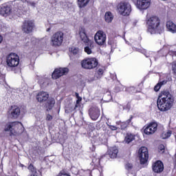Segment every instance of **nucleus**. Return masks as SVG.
<instances>
[{"label":"nucleus","mask_w":176,"mask_h":176,"mask_svg":"<svg viewBox=\"0 0 176 176\" xmlns=\"http://www.w3.org/2000/svg\"><path fill=\"white\" fill-rule=\"evenodd\" d=\"M157 107L160 112H167L174 107V96L170 91H161L157 100Z\"/></svg>","instance_id":"f257e3e1"},{"label":"nucleus","mask_w":176,"mask_h":176,"mask_svg":"<svg viewBox=\"0 0 176 176\" xmlns=\"http://www.w3.org/2000/svg\"><path fill=\"white\" fill-rule=\"evenodd\" d=\"M147 31L151 34H156L160 30L162 20L157 15H151L146 19Z\"/></svg>","instance_id":"f03ea898"},{"label":"nucleus","mask_w":176,"mask_h":176,"mask_svg":"<svg viewBox=\"0 0 176 176\" xmlns=\"http://www.w3.org/2000/svg\"><path fill=\"white\" fill-rule=\"evenodd\" d=\"M79 35L80 40L85 45L84 52L87 53V54H91V53H93L92 50L94 49V42L89 38L87 34H86V29L85 28H80Z\"/></svg>","instance_id":"7ed1b4c3"},{"label":"nucleus","mask_w":176,"mask_h":176,"mask_svg":"<svg viewBox=\"0 0 176 176\" xmlns=\"http://www.w3.org/2000/svg\"><path fill=\"white\" fill-rule=\"evenodd\" d=\"M6 63L7 68H10L11 71H16L20 64V56L16 53H10L6 57Z\"/></svg>","instance_id":"20e7f679"},{"label":"nucleus","mask_w":176,"mask_h":176,"mask_svg":"<svg viewBox=\"0 0 176 176\" xmlns=\"http://www.w3.org/2000/svg\"><path fill=\"white\" fill-rule=\"evenodd\" d=\"M80 65L82 69H94L98 66V60L95 57H87L80 61Z\"/></svg>","instance_id":"39448f33"},{"label":"nucleus","mask_w":176,"mask_h":176,"mask_svg":"<svg viewBox=\"0 0 176 176\" xmlns=\"http://www.w3.org/2000/svg\"><path fill=\"white\" fill-rule=\"evenodd\" d=\"M64 42V32L62 31L56 32L51 36L50 45L53 47H60Z\"/></svg>","instance_id":"423d86ee"},{"label":"nucleus","mask_w":176,"mask_h":176,"mask_svg":"<svg viewBox=\"0 0 176 176\" xmlns=\"http://www.w3.org/2000/svg\"><path fill=\"white\" fill-rule=\"evenodd\" d=\"M21 126H23V123L19 122V121H14L10 122L9 124H6V127L4 129V131H10V137H13V135L16 136L18 135L19 133L16 130H19V127Z\"/></svg>","instance_id":"0eeeda50"},{"label":"nucleus","mask_w":176,"mask_h":176,"mask_svg":"<svg viewBox=\"0 0 176 176\" xmlns=\"http://www.w3.org/2000/svg\"><path fill=\"white\" fill-rule=\"evenodd\" d=\"M118 10L122 16H129L131 13V5L129 1H120Z\"/></svg>","instance_id":"6e6552de"},{"label":"nucleus","mask_w":176,"mask_h":176,"mask_svg":"<svg viewBox=\"0 0 176 176\" xmlns=\"http://www.w3.org/2000/svg\"><path fill=\"white\" fill-rule=\"evenodd\" d=\"M21 29L24 34H32L35 30V22L32 20H24L22 23Z\"/></svg>","instance_id":"1a4fd4ad"},{"label":"nucleus","mask_w":176,"mask_h":176,"mask_svg":"<svg viewBox=\"0 0 176 176\" xmlns=\"http://www.w3.org/2000/svg\"><path fill=\"white\" fill-rule=\"evenodd\" d=\"M157 122L156 121L151 122L146 124L144 127V133L146 135H152L157 131Z\"/></svg>","instance_id":"9d476101"},{"label":"nucleus","mask_w":176,"mask_h":176,"mask_svg":"<svg viewBox=\"0 0 176 176\" xmlns=\"http://www.w3.org/2000/svg\"><path fill=\"white\" fill-rule=\"evenodd\" d=\"M132 1L140 10H146L152 4V0H132Z\"/></svg>","instance_id":"9b49d317"},{"label":"nucleus","mask_w":176,"mask_h":176,"mask_svg":"<svg viewBox=\"0 0 176 176\" xmlns=\"http://www.w3.org/2000/svg\"><path fill=\"white\" fill-rule=\"evenodd\" d=\"M94 39L97 45H99V46H102V45H105L107 42V34L105 32H104V31L98 30L94 36Z\"/></svg>","instance_id":"f8f14e48"},{"label":"nucleus","mask_w":176,"mask_h":176,"mask_svg":"<svg viewBox=\"0 0 176 176\" xmlns=\"http://www.w3.org/2000/svg\"><path fill=\"white\" fill-rule=\"evenodd\" d=\"M139 159L140 164H145L149 159V152L148 148L142 146L139 149Z\"/></svg>","instance_id":"ddd939ff"},{"label":"nucleus","mask_w":176,"mask_h":176,"mask_svg":"<svg viewBox=\"0 0 176 176\" xmlns=\"http://www.w3.org/2000/svg\"><path fill=\"white\" fill-rule=\"evenodd\" d=\"M8 115L11 119H19L21 115V109L19 106H11L8 109Z\"/></svg>","instance_id":"4468645a"},{"label":"nucleus","mask_w":176,"mask_h":176,"mask_svg":"<svg viewBox=\"0 0 176 176\" xmlns=\"http://www.w3.org/2000/svg\"><path fill=\"white\" fill-rule=\"evenodd\" d=\"M69 72V69L68 67H59L54 69L52 74V79H58L64 75H67Z\"/></svg>","instance_id":"2eb2a0df"},{"label":"nucleus","mask_w":176,"mask_h":176,"mask_svg":"<svg viewBox=\"0 0 176 176\" xmlns=\"http://www.w3.org/2000/svg\"><path fill=\"white\" fill-rule=\"evenodd\" d=\"M152 170L155 174H162L164 171V164L160 160H157L152 164Z\"/></svg>","instance_id":"dca6fc26"},{"label":"nucleus","mask_w":176,"mask_h":176,"mask_svg":"<svg viewBox=\"0 0 176 176\" xmlns=\"http://www.w3.org/2000/svg\"><path fill=\"white\" fill-rule=\"evenodd\" d=\"M0 14L3 17H8L12 14V6L8 3H3L0 8Z\"/></svg>","instance_id":"f3484780"},{"label":"nucleus","mask_w":176,"mask_h":176,"mask_svg":"<svg viewBox=\"0 0 176 176\" xmlns=\"http://www.w3.org/2000/svg\"><path fill=\"white\" fill-rule=\"evenodd\" d=\"M36 100L38 102H43L49 100V94L45 91H41L36 96Z\"/></svg>","instance_id":"a211bd4d"},{"label":"nucleus","mask_w":176,"mask_h":176,"mask_svg":"<svg viewBox=\"0 0 176 176\" xmlns=\"http://www.w3.org/2000/svg\"><path fill=\"white\" fill-rule=\"evenodd\" d=\"M100 111L98 109H91L89 110V116L92 120H97L100 118Z\"/></svg>","instance_id":"6ab92c4d"},{"label":"nucleus","mask_w":176,"mask_h":176,"mask_svg":"<svg viewBox=\"0 0 176 176\" xmlns=\"http://www.w3.org/2000/svg\"><path fill=\"white\" fill-rule=\"evenodd\" d=\"M166 29L169 32H171L172 34L176 33V24L173 22V21H168L166 22Z\"/></svg>","instance_id":"aec40b11"},{"label":"nucleus","mask_w":176,"mask_h":176,"mask_svg":"<svg viewBox=\"0 0 176 176\" xmlns=\"http://www.w3.org/2000/svg\"><path fill=\"white\" fill-rule=\"evenodd\" d=\"M54 104H56V100L54 98L49 99L45 103V109L47 112L49 111H52L54 107Z\"/></svg>","instance_id":"412c9836"},{"label":"nucleus","mask_w":176,"mask_h":176,"mask_svg":"<svg viewBox=\"0 0 176 176\" xmlns=\"http://www.w3.org/2000/svg\"><path fill=\"white\" fill-rule=\"evenodd\" d=\"M135 140V135L130 132H128L126 133L124 141L125 144H130V142H133V141H134Z\"/></svg>","instance_id":"4be33fe9"},{"label":"nucleus","mask_w":176,"mask_h":176,"mask_svg":"<svg viewBox=\"0 0 176 176\" xmlns=\"http://www.w3.org/2000/svg\"><path fill=\"white\" fill-rule=\"evenodd\" d=\"M108 153L111 159H116V157H118L119 150L116 147H113L108 151Z\"/></svg>","instance_id":"5701e85b"},{"label":"nucleus","mask_w":176,"mask_h":176,"mask_svg":"<svg viewBox=\"0 0 176 176\" xmlns=\"http://www.w3.org/2000/svg\"><path fill=\"white\" fill-rule=\"evenodd\" d=\"M104 20L106 23H112V20H113V15H112V12H107L104 15Z\"/></svg>","instance_id":"b1692460"},{"label":"nucleus","mask_w":176,"mask_h":176,"mask_svg":"<svg viewBox=\"0 0 176 176\" xmlns=\"http://www.w3.org/2000/svg\"><path fill=\"white\" fill-rule=\"evenodd\" d=\"M90 0H78V5L79 8H85V6H87Z\"/></svg>","instance_id":"393cba45"},{"label":"nucleus","mask_w":176,"mask_h":176,"mask_svg":"<svg viewBox=\"0 0 176 176\" xmlns=\"http://www.w3.org/2000/svg\"><path fill=\"white\" fill-rule=\"evenodd\" d=\"M102 75H104V69L99 68L95 74V76L98 79H101L102 78Z\"/></svg>","instance_id":"a878e982"},{"label":"nucleus","mask_w":176,"mask_h":176,"mask_svg":"<svg viewBox=\"0 0 176 176\" xmlns=\"http://www.w3.org/2000/svg\"><path fill=\"white\" fill-rule=\"evenodd\" d=\"M171 65V71L173 76L176 78V60L173 61L170 63Z\"/></svg>","instance_id":"bb28decb"},{"label":"nucleus","mask_w":176,"mask_h":176,"mask_svg":"<svg viewBox=\"0 0 176 176\" xmlns=\"http://www.w3.org/2000/svg\"><path fill=\"white\" fill-rule=\"evenodd\" d=\"M171 134H173V131L168 130L167 132L164 133L162 134V137L164 140H167V138H170L171 137Z\"/></svg>","instance_id":"cd10ccee"},{"label":"nucleus","mask_w":176,"mask_h":176,"mask_svg":"<svg viewBox=\"0 0 176 176\" xmlns=\"http://www.w3.org/2000/svg\"><path fill=\"white\" fill-rule=\"evenodd\" d=\"M158 152L160 153H166V146L164 144H161L158 146Z\"/></svg>","instance_id":"c85d7f7f"},{"label":"nucleus","mask_w":176,"mask_h":176,"mask_svg":"<svg viewBox=\"0 0 176 176\" xmlns=\"http://www.w3.org/2000/svg\"><path fill=\"white\" fill-rule=\"evenodd\" d=\"M25 3H27L28 6H32V8L36 6V3L31 0H26Z\"/></svg>","instance_id":"c756f323"},{"label":"nucleus","mask_w":176,"mask_h":176,"mask_svg":"<svg viewBox=\"0 0 176 176\" xmlns=\"http://www.w3.org/2000/svg\"><path fill=\"white\" fill-rule=\"evenodd\" d=\"M128 126L129 125L125 122H122L120 123V127L121 130H126V129H127Z\"/></svg>","instance_id":"7c9ffc66"},{"label":"nucleus","mask_w":176,"mask_h":176,"mask_svg":"<svg viewBox=\"0 0 176 176\" xmlns=\"http://www.w3.org/2000/svg\"><path fill=\"white\" fill-rule=\"evenodd\" d=\"M46 80H47L46 78H41L38 81V83L40 85V86H41V87H43V85H45V83H46Z\"/></svg>","instance_id":"2f4dec72"},{"label":"nucleus","mask_w":176,"mask_h":176,"mask_svg":"<svg viewBox=\"0 0 176 176\" xmlns=\"http://www.w3.org/2000/svg\"><path fill=\"white\" fill-rule=\"evenodd\" d=\"M163 85H164L163 82H160L157 85H155L154 87L155 91H159V90H160V87H162Z\"/></svg>","instance_id":"473e14b6"},{"label":"nucleus","mask_w":176,"mask_h":176,"mask_svg":"<svg viewBox=\"0 0 176 176\" xmlns=\"http://www.w3.org/2000/svg\"><path fill=\"white\" fill-rule=\"evenodd\" d=\"M71 52L72 53V54H74V56H76V54L79 53V49L76 47L72 48Z\"/></svg>","instance_id":"72a5a7b5"},{"label":"nucleus","mask_w":176,"mask_h":176,"mask_svg":"<svg viewBox=\"0 0 176 176\" xmlns=\"http://www.w3.org/2000/svg\"><path fill=\"white\" fill-rule=\"evenodd\" d=\"M80 101H82V97L80 96V97L77 98L76 104H75L74 109H76L78 104L80 103Z\"/></svg>","instance_id":"f704fd0d"},{"label":"nucleus","mask_w":176,"mask_h":176,"mask_svg":"<svg viewBox=\"0 0 176 176\" xmlns=\"http://www.w3.org/2000/svg\"><path fill=\"white\" fill-rule=\"evenodd\" d=\"M125 168L126 170H128L133 169V164L130 163L126 164L125 165Z\"/></svg>","instance_id":"c9c22d12"},{"label":"nucleus","mask_w":176,"mask_h":176,"mask_svg":"<svg viewBox=\"0 0 176 176\" xmlns=\"http://www.w3.org/2000/svg\"><path fill=\"white\" fill-rule=\"evenodd\" d=\"M168 54H169V56H171L172 57H174V56H176V51L168 50Z\"/></svg>","instance_id":"e433bc0d"},{"label":"nucleus","mask_w":176,"mask_h":176,"mask_svg":"<svg viewBox=\"0 0 176 176\" xmlns=\"http://www.w3.org/2000/svg\"><path fill=\"white\" fill-rule=\"evenodd\" d=\"M46 120L47 122H50L51 120H53V116H52V115L50 114H47Z\"/></svg>","instance_id":"4c0bfd02"},{"label":"nucleus","mask_w":176,"mask_h":176,"mask_svg":"<svg viewBox=\"0 0 176 176\" xmlns=\"http://www.w3.org/2000/svg\"><path fill=\"white\" fill-rule=\"evenodd\" d=\"M133 118H134V116H131L129 119H128L126 121H125V123L129 126V124H130V123H131V120H133Z\"/></svg>","instance_id":"58836bf2"},{"label":"nucleus","mask_w":176,"mask_h":176,"mask_svg":"<svg viewBox=\"0 0 176 176\" xmlns=\"http://www.w3.org/2000/svg\"><path fill=\"white\" fill-rule=\"evenodd\" d=\"M109 128L110 129V130H112L113 131L118 130V127L113 125H110Z\"/></svg>","instance_id":"ea45409f"},{"label":"nucleus","mask_w":176,"mask_h":176,"mask_svg":"<svg viewBox=\"0 0 176 176\" xmlns=\"http://www.w3.org/2000/svg\"><path fill=\"white\" fill-rule=\"evenodd\" d=\"M115 91L116 93H120V91H122V88H120L119 86H117L115 87Z\"/></svg>","instance_id":"a19ab883"},{"label":"nucleus","mask_w":176,"mask_h":176,"mask_svg":"<svg viewBox=\"0 0 176 176\" xmlns=\"http://www.w3.org/2000/svg\"><path fill=\"white\" fill-rule=\"evenodd\" d=\"M90 151L91 152H94L96 151V146L94 144H92L91 147H89Z\"/></svg>","instance_id":"79ce46f5"},{"label":"nucleus","mask_w":176,"mask_h":176,"mask_svg":"<svg viewBox=\"0 0 176 176\" xmlns=\"http://www.w3.org/2000/svg\"><path fill=\"white\" fill-rule=\"evenodd\" d=\"M129 91H134L135 90V88L133 87H131L128 89Z\"/></svg>","instance_id":"37998d69"},{"label":"nucleus","mask_w":176,"mask_h":176,"mask_svg":"<svg viewBox=\"0 0 176 176\" xmlns=\"http://www.w3.org/2000/svg\"><path fill=\"white\" fill-rule=\"evenodd\" d=\"M2 41H3V37L0 35V43H2Z\"/></svg>","instance_id":"c03bdc74"},{"label":"nucleus","mask_w":176,"mask_h":176,"mask_svg":"<svg viewBox=\"0 0 176 176\" xmlns=\"http://www.w3.org/2000/svg\"><path fill=\"white\" fill-rule=\"evenodd\" d=\"M75 96H76V98H78L80 97V96H79V94H78V92H76V93H75Z\"/></svg>","instance_id":"a18cd8bd"},{"label":"nucleus","mask_w":176,"mask_h":176,"mask_svg":"<svg viewBox=\"0 0 176 176\" xmlns=\"http://www.w3.org/2000/svg\"><path fill=\"white\" fill-rule=\"evenodd\" d=\"M49 31H50V28L47 29V32H49Z\"/></svg>","instance_id":"49530a36"},{"label":"nucleus","mask_w":176,"mask_h":176,"mask_svg":"<svg viewBox=\"0 0 176 176\" xmlns=\"http://www.w3.org/2000/svg\"><path fill=\"white\" fill-rule=\"evenodd\" d=\"M21 167H24V165H23V164H21Z\"/></svg>","instance_id":"de8ad7c7"},{"label":"nucleus","mask_w":176,"mask_h":176,"mask_svg":"<svg viewBox=\"0 0 176 176\" xmlns=\"http://www.w3.org/2000/svg\"><path fill=\"white\" fill-rule=\"evenodd\" d=\"M0 2H2V0H0Z\"/></svg>","instance_id":"09e8293b"},{"label":"nucleus","mask_w":176,"mask_h":176,"mask_svg":"<svg viewBox=\"0 0 176 176\" xmlns=\"http://www.w3.org/2000/svg\"><path fill=\"white\" fill-rule=\"evenodd\" d=\"M98 162L100 163V160H98Z\"/></svg>","instance_id":"8fccbe9b"}]
</instances>
